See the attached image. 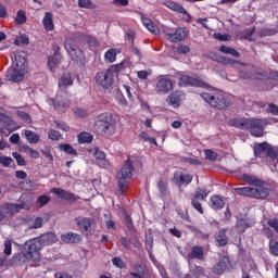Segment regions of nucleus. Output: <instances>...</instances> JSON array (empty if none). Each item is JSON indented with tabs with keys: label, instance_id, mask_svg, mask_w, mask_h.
I'll return each mask as SVG.
<instances>
[{
	"label": "nucleus",
	"instance_id": "nucleus-1",
	"mask_svg": "<svg viewBox=\"0 0 278 278\" xmlns=\"http://www.w3.org/2000/svg\"><path fill=\"white\" fill-rule=\"evenodd\" d=\"M58 237L53 232H48L37 238L27 240L21 253L14 256L15 262L27 264V262H38L42 244L49 245L56 242Z\"/></svg>",
	"mask_w": 278,
	"mask_h": 278
},
{
	"label": "nucleus",
	"instance_id": "nucleus-2",
	"mask_svg": "<svg viewBox=\"0 0 278 278\" xmlns=\"http://www.w3.org/2000/svg\"><path fill=\"white\" fill-rule=\"evenodd\" d=\"M228 125L236 129L250 131L251 136L254 138H264V129H266V125H268V123H266V119L255 117H235L229 119Z\"/></svg>",
	"mask_w": 278,
	"mask_h": 278
},
{
	"label": "nucleus",
	"instance_id": "nucleus-3",
	"mask_svg": "<svg viewBox=\"0 0 278 278\" xmlns=\"http://www.w3.org/2000/svg\"><path fill=\"white\" fill-rule=\"evenodd\" d=\"M93 127L100 136H114L116 134V121H114L112 113H101Z\"/></svg>",
	"mask_w": 278,
	"mask_h": 278
},
{
	"label": "nucleus",
	"instance_id": "nucleus-4",
	"mask_svg": "<svg viewBox=\"0 0 278 278\" xmlns=\"http://www.w3.org/2000/svg\"><path fill=\"white\" fill-rule=\"evenodd\" d=\"M131 177H134V163H131V159H128L117 173V190L121 197H123L125 194V190L129 188V180Z\"/></svg>",
	"mask_w": 278,
	"mask_h": 278
},
{
	"label": "nucleus",
	"instance_id": "nucleus-5",
	"mask_svg": "<svg viewBox=\"0 0 278 278\" xmlns=\"http://www.w3.org/2000/svg\"><path fill=\"white\" fill-rule=\"evenodd\" d=\"M201 99L212 105V108H216L217 110H227V108H231V101L225 97V94L215 91L213 93L202 92L200 94Z\"/></svg>",
	"mask_w": 278,
	"mask_h": 278
},
{
	"label": "nucleus",
	"instance_id": "nucleus-6",
	"mask_svg": "<svg viewBox=\"0 0 278 278\" xmlns=\"http://www.w3.org/2000/svg\"><path fill=\"white\" fill-rule=\"evenodd\" d=\"M254 157L258 160H264V157H269L271 162L278 160V148L273 147V144L267 141L255 143L253 148Z\"/></svg>",
	"mask_w": 278,
	"mask_h": 278
},
{
	"label": "nucleus",
	"instance_id": "nucleus-7",
	"mask_svg": "<svg viewBox=\"0 0 278 278\" xmlns=\"http://www.w3.org/2000/svg\"><path fill=\"white\" fill-rule=\"evenodd\" d=\"M270 190H273V188H268V187L235 188L236 194H239L240 197H251L252 199H261V200L266 199L270 194Z\"/></svg>",
	"mask_w": 278,
	"mask_h": 278
},
{
	"label": "nucleus",
	"instance_id": "nucleus-8",
	"mask_svg": "<svg viewBox=\"0 0 278 278\" xmlns=\"http://www.w3.org/2000/svg\"><path fill=\"white\" fill-rule=\"evenodd\" d=\"M176 79H178L179 88H188L189 86L194 88H210L207 83L192 76L176 74Z\"/></svg>",
	"mask_w": 278,
	"mask_h": 278
},
{
	"label": "nucleus",
	"instance_id": "nucleus-9",
	"mask_svg": "<svg viewBox=\"0 0 278 278\" xmlns=\"http://www.w3.org/2000/svg\"><path fill=\"white\" fill-rule=\"evenodd\" d=\"M239 65L242 66L239 70L240 79H262V77H264L262 70L257 68L255 65H247L244 63Z\"/></svg>",
	"mask_w": 278,
	"mask_h": 278
},
{
	"label": "nucleus",
	"instance_id": "nucleus-10",
	"mask_svg": "<svg viewBox=\"0 0 278 278\" xmlns=\"http://www.w3.org/2000/svg\"><path fill=\"white\" fill-rule=\"evenodd\" d=\"M96 84L103 88V90H109V88H112V84H114V74L108 70L98 72L96 74Z\"/></svg>",
	"mask_w": 278,
	"mask_h": 278
},
{
	"label": "nucleus",
	"instance_id": "nucleus-11",
	"mask_svg": "<svg viewBox=\"0 0 278 278\" xmlns=\"http://www.w3.org/2000/svg\"><path fill=\"white\" fill-rule=\"evenodd\" d=\"M164 34L166 40H169V42H181V40L188 38V29L186 28H177L176 30L165 29Z\"/></svg>",
	"mask_w": 278,
	"mask_h": 278
},
{
	"label": "nucleus",
	"instance_id": "nucleus-12",
	"mask_svg": "<svg viewBox=\"0 0 278 278\" xmlns=\"http://www.w3.org/2000/svg\"><path fill=\"white\" fill-rule=\"evenodd\" d=\"M231 268V260L229 258V256L224 255L220 257V260L218 261V263H216L213 267H212V273L213 275H225V273H227V270H229Z\"/></svg>",
	"mask_w": 278,
	"mask_h": 278
},
{
	"label": "nucleus",
	"instance_id": "nucleus-13",
	"mask_svg": "<svg viewBox=\"0 0 278 278\" xmlns=\"http://www.w3.org/2000/svg\"><path fill=\"white\" fill-rule=\"evenodd\" d=\"M53 54L48 56V68L53 73L55 67L62 62L61 48L58 43L52 45Z\"/></svg>",
	"mask_w": 278,
	"mask_h": 278
},
{
	"label": "nucleus",
	"instance_id": "nucleus-14",
	"mask_svg": "<svg viewBox=\"0 0 278 278\" xmlns=\"http://www.w3.org/2000/svg\"><path fill=\"white\" fill-rule=\"evenodd\" d=\"M173 90V80L168 76H162L155 86L156 94H168Z\"/></svg>",
	"mask_w": 278,
	"mask_h": 278
},
{
	"label": "nucleus",
	"instance_id": "nucleus-15",
	"mask_svg": "<svg viewBox=\"0 0 278 278\" xmlns=\"http://www.w3.org/2000/svg\"><path fill=\"white\" fill-rule=\"evenodd\" d=\"M184 101H186V92H184L182 90H175L166 98V103L175 109L181 106V103H184Z\"/></svg>",
	"mask_w": 278,
	"mask_h": 278
},
{
	"label": "nucleus",
	"instance_id": "nucleus-16",
	"mask_svg": "<svg viewBox=\"0 0 278 278\" xmlns=\"http://www.w3.org/2000/svg\"><path fill=\"white\" fill-rule=\"evenodd\" d=\"M26 73H27V71L13 66L7 71V78L10 81H14L15 84H18V81H23L25 79Z\"/></svg>",
	"mask_w": 278,
	"mask_h": 278
},
{
	"label": "nucleus",
	"instance_id": "nucleus-17",
	"mask_svg": "<svg viewBox=\"0 0 278 278\" xmlns=\"http://www.w3.org/2000/svg\"><path fill=\"white\" fill-rule=\"evenodd\" d=\"M74 220L77 227H79L80 231H83V233H90V231H92V225L94 223V218L76 217Z\"/></svg>",
	"mask_w": 278,
	"mask_h": 278
},
{
	"label": "nucleus",
	"instance_id": "nucleus-18",
	"mask_svg": "<svg viewBox=\"0 0 278 278\" xmlns=\"http://www.w3.org/2000/svg\"><path fill=\"white\" fill-rule=\"evenodd\" d=\"M50 192H52V194H56V197H59V199H63L64 201H72V203L77 202V200L79 199L77 197V194L75 193H71L62 188H58L54 187L50 190Z\"/></svg>",
	"mask_w": 278,
	"mask_h": 278
},
{
	"label": "nucleus",
	"instance_id": "nucleus-19",
	"mask_svg": "<svg viewBox=\"0 0 278 278\" xmlns=\"http://www.w3.org/2000/svg\"><path fill=\"white\" fill-rule=\"evenodd\" d=\"M240 179L250 186H255L256 188H270V184H266L253 175L243 174L240 176Z\"/></svg>",
	"mask_w": 278,
	"mask_h": 278
},
{
	"label": "nucleus",
	"instance_id": "nucleus-20",
	"mask_svg": "<svg viewBox=\"0 0 278 278\" xmlns=\"http://www.w3.org/2000/svg\"><path fill=\"white\" fill-rule=\"evenodd\" d=\"M0 123H2V125L4 127H7L8 131H10V134H12V131H16V130L21 129V126L18 125V123L14 122V119H12V117H10L9 115H5V114H0Z\"/></svg>",
	"mask_w": 278,
	"mask_h": 278
},
{
	"label": "nucleus",
	"instance_id": "nucleus-21",
	"mask_svg": "<svg viewBox=\"0 0 278 278\" xmlns=\"http://www.w3.org/2000/svg\"><path fill=\"white\" fill-rule=\"evenodd\" d=\"M65 49L73 62H81V56L84 55V51L79 50L77 46L65 45Z\"/></svg>",
	"mask_w": 278,
	"mask_h": 278
},
{
	"label": "nucleus",
	"instance_id": "nucleus-22",
	"mask_svg": "<svg viewBox=\"0 0 278 278\" xmlns=\"http://www.w3.org/2000/svg\"><path fill=\"white\" fill-rule=\"evenodd\" d=\"M65 49L73 62H81V56L84 55V51L79 50L77 46L65 45Z\"/></svg>",
	"mask_w": 278,
	"mask_h": 278
},
{
	"label": "nucleus",
	"instance_id": "nucleus-23",
	"mask_svg": "<svg viewBox=\"0 0 278 278\" xmlns=\"http://www.w3.org/2000/svg\"><path fill=\"white\" fill-rule=\"evenodd\" d=\"M187 260H199V262H203L205 260V254L203 252V247L193 245L191 251L187 255Z\"/></svg>",
	"mask_w": 278,
	"mask_h": 278
},
{
	"label": "nucleus",
	"instance_id": "nucleus-24",
	"mask_svg": "<svg viewBox=\"0 0 278 278\" xmlns=\"http://www.w3.org/2000/svg\"><path fill=\"white\" fill-rule=\"evenodd\" d=\"M85 39H86V34L75 33L66 37L65 45H70V47H77L79 42H85Z\"/></svg>",
	"mask_w": 278,
	"mask_h": 278
},
{
	"label": "nucleus",
	"instance_id": "nucleus-25",
	"mask_svg": "<svg viewBox=\"0 0 278 278\" xmlns=\"http://www.w3.org/2000/svg\"><path fill=\"white\" fill-rule=\"evenodd\" d=\"M61 240H62V242H65L66 244H77L78 242H81V240H84V238L79 233L67 232V233L61 235Z\"/></svg>",
	"mask_w": 278,
	"mask_h": 278
},
{
	"label": "nucleus",
	"instance_id": "nucleus-26",
	"mask_svg": "<svg viewBox=\"0 0 278 278\" xmlns=\"http://www.w3.org/2000/svg\"><path fill=\"white\" fill-rule=\"evenodd\" d=\"M174 179H175L177 186H179V187L189 186V184H192L193 176L190 174L175 173Z\"/></svg>",
	"mask_w": 278,
	"mask_h": 278
},
{
	"label": "nucleus",
	"instance_id": "nucleus-27",
	"mask_svg": "<svg viewBox=\"0 0 278 278\" xmlns=\"http://www.w3.org/2000/svg\"><path fill=\"white\" fill-rule=\"evenodd\" d=\"M163 5H165V8H168L169 10H172L173 12H178V14H186L187 16H190V14H188V11L185 10L181 4H177V2L173 1V0H166L163 2Z\"/></svg>",
	"mask_w": 278,
	"mask_h": 278
},
{
	"label": "nucleus",
	"instance_id": "nucleus-28",
	"mask_svg": "<svg viewBox=\"0 0 278 278\" xmlns=\"http://www.w3.org/2000/svg\"><path fill=\"white\" fill-rule=\"evenodd\" d=\"M42 25L46 31H53L55 29V24H53V13L46 12L42 18Z\"/></svg>",
	"mask_w": 278,
	"mask_h": 278
},
{
	"label": "nucleus",
	"instance_id": "nucleus-29",
	"mask_svg": "<svg viewBox=\"0 0 278 278\" xmlns=\"http://www.w3.org/2000/svg\"><path fill=\"white\" fill-rule=\"evenodd\" d=\"M210 201L212 210H215L216 212L225 207V200H223V198H220L218 194L211 195Z\"/></svg>",
	"mask_w": 278,
	"mask_h": 278
},
{
	"label": "nucleus",
	"instance_id": "nucleus-30",
	"mask_svg": "<svg viewBox=\"0 0 278 278\" xmlns=\"http://www.w3.org/2000/svg\"><path fill=\"white\" fill-rule=\"evenodd\" d=\"M13 64L15 68H21L22 71H27V60L21 53L14 54Z\"/></svg>",
	"mask_w": 278,
	"mask_h": 278
},
{
	"label": "nucleus",
	"instance_id": "nucleus-31",
	"mask_svg": "<svg viewBox=\"0 0 278 278\" xmlns=\"http://www.w3.org/2000/svg\"><path fill=\"white\" fill-rule=\"evenodd\" d=\"M141 23L144 25V27L151 31V34H154V36H159L160 34V27L153 24V21L149 17H141Z\"/></svg>",
	"mask_w": 278,
	"mask_h": 278
},
{
	"label": "nucleus",
	"instance_id": "nucleus-32",
	"mask_svg": "<svg viewBox=\"0 0 278 278\" xmlns=\"http://www.w3.org/2000/svg\"><path fill=\"white\" fill-rule=\"evenodd\" d=\"M215 242H217V247H227L229 243V238H227V230L220 229L215 236Z\"/></svg>",
	"mask_w": 278,
	"mask_h": 278
},
{
	"label": "nucleus",
	"instance_id": "nucleus-33",
	"mask_svg": "<svg viewBox=\"0 0 278 278\" xmlns=\"http://www.w3.org/2000/svg\"><path fill=\"white\" fill-rule=\"evenodd\" d=\"M189 273L192 274L193 278H205L207 275L205 274V268L199 266L197 264L189 267Z\"/></svg>",
	"mask_w": 278,
	"mask_h": 278
},
{
	"label": "nucleus",
	"instance_id": "nucleus-34",
	"mask_svg": "<svg viewBox=\"0 0 278 278\" xmlns=\"http://www.w3.org/2000/svg\"><path fill=\"white\" fill-rule=\"evenodd\" d=\"M136 271H130V275L134 278H147L148 277V271H147V267H144L141 264H136L134 266Z\"/></svg>",
	"mask_w": 278,
	"mask_h": 278
},
{
	"label": "nucleus",
	"instance_id": "nucleus-35",
	"mask_svg": "<svg viewBox=\"0 0 278 278\" xmlns=\"http://www.w3.org/2000/svg\"><path fill=\"white\" fill-rule=\"evenodd\" d=\"M161 199H168L170 191L168 190V181L160 179L157 182Z\"/></svg>",
	"mask_w": 278,
	"mask_h": 278
},
{
	"label": "nucleus",
	"instance_id": "nucleus-36",
	"mask_svg": "<svg viewBox=\"0 0 278 278\" xmlns=\"http://www.w3.org/2000/svg\"><path fill=\"white\" fill-rule=\"evenodd\" d=\"M74 81H75V78H73V75H71V73H64L61 76L59 86H63V88H68V86H73Z\"/></svg>",
	"mask_w": 278,
	"mask_h": 278
},
{
	"label": "nucleus",
	"instance_id": "nucleus-37",
	"mask_svg": "<svg viewBox=\"0 0 278 278\" xmlns=\"http://www.w3.org/2000/svg\"><path fill=\"white\" fill-rule=\"evenodd\" d=\"M24 136L29 144H38L40 142V136L33 130H25Z\"/></svg>",
	"mask_w": 278,
	"mask_h": 278
},
{
	"label": "nucleus",
	"instance_id": "nucleus-38",
	"mask_svg": "<svg viewBox=\"0 0 278 278\" xmlns=\"http://www.w3.org/2000/svg\"><path fill=\"white\" fill-rule=\"evenodd\" d=\"M85 42L88 45L91 51L92 49L101 47V42H99V39H97V37L92 35H85Z\"/></svg>",
	"mask_w": 278,
	"mask_h": 278
},
{
	"label": "nucleus",
	"instance_id": "nucleus-39",
	"mask_svg": "<svg viewBox=\"0 0 278 278\" xmlns=\"http://www.w3.org/2000/svg\"><path fill=\"white\" fill-rule=\"evenodd\" d=\"M94 140V136L90 132L83 131L78 135V143L79 144H90Z\"/></svg>",
	"mask_w": 278,
	"mask_h": 278
},
{
	"label": "nucleus",
	"instance_id": "nucleus-40",
	"mask_svg": "<svg viewBox=\"0 0 278 278\" xmlns=\"http://www.w3.org/2000/svg\"><path fill=\"white\" fill-rule=\"evenodd\" d=\"M208 195H210V191H207V189L198 187L192 197H193V199H198L200 201H205Z\"/></svg>",
	"mask_w": 278,
	"mask_h": 278
},
{
	"label": "nucleus",
	"instance_id": "nucleus-41",
	"mask_svg": "<svg viewBox=\"0 0 278 278\" xmlns=\"http://www.w3.org/2000/svg\"><path fill=\"white\" fill-rule=\"evenodd\" d=\"M219 51L220 53H225L226 55H232V58H240V52H238L236 48L220 46Z\"/></svg>",
	"mask_w": 278,
	"mask_h": 278
},
{
	"label": "nucleus",
	"instance_id": "nucleus-42",
	"mask_svg": "<svg viewBox=\"0 0 278 278\" xmlns=\"http://www.w3.org/2000/svg\"><path fill=\"white\" fill-rule=\"evenodd\" d=\"M104 62H108L109 64L116 62V49L111 48L104 53Z\"/></svg>",
	"mask_w": 278,
	"mask_h": 278
},
{
	"label": "nucleus",
	"instance_id": "nucleus-43",
	"mask_svg": "<svg viewBox=\"0 0 278 278\" xmlns=\"http://www.w3.org/2000/svg\"><path fill=\"white\" fill-rule=\"evenodd\" d=\"M16 25H25L27 23V14L24 10H18L14 18Z\"/></svg>",
	"mask_w": 278,
	"mask_h": 278
},
{
	"label": "nucleus",
	"instance_id": "nucleus-44",
	"mask_svg": "<svg viewBox=\"0 0 278 278\" xmlns=\"http://www.w3.org/2000/svg\"><path fill=\"white\" fill-rule=\"evenodd\" d=\"M53 108H68L71 105V102L68 100H62L60 96H56L54 100H52Z\"/></svg>",
	"mask_w": 278,
	"mask_h": 278
},
{
	"label": "nucleus",
	"instance_id": "nucleus-45",
	"mask_svg": "<svg viewBox=\"0 0 278 278\" xmlns=\"http://www.w3.org/2000/svg\"><path fill=\"white\" fill-rule=\"evenodd\" d=\"M269 252L275 257H278V239L277 238L269 239Z\"/></svg>",
	"mask_w": 278,
	"mask_h": 278
},
{
	"label": "nucleus",
	"instance_id": "nucleus-46",
	"mask_svg": "<svg viewBox=\"0 0 278 278\" xmlns=\"http://www.w3.org/2000/svg\"><path fill=\"white\" fill-rule=\"evenodd\" d=\"M60 151H64L67 155H77V150L73 149L71 143H63L59 146Z\"/></svg>",
	"mask_w": 278,
	"mask_h": 278
},
{
	"label": "nucleus",
	"instance_id": "nucleus-47",
	"mask_svg": "<svg viewBox=\"0 0 278 278\" xmlns=\"http://www.w3.org/2000/svg\"><path fill=\"white\" fill-rule=\"evenodd\" d=\"M217 62H220L225 66H236V64H242L240 61H236L226 56H218Z\"/></svg>",
	"mask_w": 278,
	"mask_h": 278
},
{
	"label": "nucleus",
	"instance_id": "nucleus-48",
	"mask_svg": "<svg viewBox=\"0 0 278 278\" xmlns=\"http://www.w3.org/2000/svg\"><path fill=\"white\" fill-rule=\"evenodd\" d=\"M51 202V198L47 194L39 195L36 201V205L39 207H45V205H49Z\"/></svg>",
	"mask_w": 278,
	"mask_h": 278
},
{
	"label": "nucleus",
	"instance_id": "nucleus-49",
	"mask_svg": "<svg viewBox=\"0 0 278 278\" xmlns=\"http://www.w3.org/2000/svg\"><path fill=\"white\" fill-rule=\"evenodd\" d=\"M16 114L18 118L24 121V123H26L27 125H31L33 121H31V115H29V113L24 111H17Z\"/></svg>",
	"mask_w": 278,
	"mask_h": 278
},
{
	"label": "nucleus",
	"instance_id": "nucleus-50",
	"mask_svg": "<svg viewBox=\"0 0 278 278\" xmlns=\"http://www.w3.org/2000/svg\"><path fill=\"white\" fill-rule=\"evenodd\" d=\"M78 5L85 8V10H94L97 8L92 0H78Z\"/></svg>",
	"mask_w": 278,
	"mask_h": 278
},
{
	"label": "nucleus",
	"instance_id": "nucleus-51",
	"mask_svg": "<svg viewBox=\"0 0 278 278\" xmlns=\"http://www.w3.org/2000/svg\"><path fill=\"white\" fill-rule=\"evenodd\" d=\"M201 201L203 200H199L198 198H191V205L192 207H194V210H197V212H199V214H203V206L201 205Z\"/></svg>",
	"mask_w": 278,
	"mask_h": 278
},
{
	"label": "nucleus",
	"instance_id": "nucleus-52",
	"mask_svg": "<svg viewBox=\"0 0 278 278\" xmlns=\"http://www.w3.org/2000/svg\"><path fill=\"white\" fill-rule=\"evenodd\" d=\"M112 264H113V266H115L116 268H121V269L127 268V264H125V263L123 262V258H121V256H114V257L112 258Z\"/></svg>",
	"mask_w": 278,
	"mask_h": 278
},
{
	"label": "nucleus",
	"instance_id": "nucleus-53",
	"mask_svg": "<svg viewBox=\"0 0 278 278\" xmlns=\"http://www.w3.org/2000/svg\"><path fill=\"white\" fill-rule=\"evenodd\" d=\"M7 210L11 214H16V213L21 212V210H23V205L9 203V204H7Z\"/></svg>",
	"mask_w": 278,
	"mask_h": 278
},
{
	"label": "nucleus",
	"instance_id": "nucleus-54",
	"mask_svg": "<svg viewBox=\"0 0 278 278\" xmlns=\"http://www.w3.org/2000/svg\"><path fill=\"white\" fill-rule=\"evenodd\" d=\"M204 153L206 160H210V162H216V160H218V154L211 149H206Z\"/></svg>",
	"mask_w": 278,
	"mask_h": 278
},
{
	"label": "nucleus",
	"instance_id": "nucleus-55",
	"mask_svg": "<svg viewBox=\"0 0 278 278\" xmlns=\"http://www.w3.org/2000/svg\"><path fill=\"white\" fill-rule=\"evenodd\" d=\"M74 116L76 118H86V116H88V111L81 108H76L74 109Z\"/></svg>",
	"mask_w": 278,
	"mask_h": 278
},
{
	"label": "nucleus",
	"instance_id": "nucleus-56",
	"mask_svg": "<svg viewBox=\"0 0 278 278\" xmlns=\"http://www.w3.org/2000/svg\"><path fill=\"white\" fill-rule=\"evenodd\" d=\"M4 255H12V239L4 240Z\"/></svg>",
	"mask_w": 278,
	"mask_h": 278
},
{
	"label": "nucleus",
	"instance_id": "nucleus-57",
	"mask_svg": "<svg viewBox=\"0 0 278 278\" xmlns=\"http://www.w3.org/2000/svg\"><path fill=\"white\" fill-rule=\"evenodd\" d=\"M48 138L50 140L58 141V140H60V138H62V135L60 134V131H58L55 129H50L48 132Z\"/></svg>",
	"mask_w": 278,
	"mask_h": 278
},
{
	"label": "nucleus",
	"instance_id": "nucleus-58",
	"mask_svg": "<svg viewBox=\"0 0 278 278\" xmlns=\"http://www.w3.org/2000/svg\"><path fill=\"white\" fill-rule=\"evenodd\" d=\"M125 68V65L123 63H118L115 65H111L108 71L114 75V73H121Z\"/></svg>",
	"mask_w": 278,
	"mask_h": 278
},
{
	"label": "nucleus",
	"instance_id": "nucleus-59",
	"mask_svg": "<svg viewBox=\"0 0 278 278\" xmlns=\"http://www.w3.org/2000/svg\"><path fill=\"white\" fill-rule=\"evenodd\" d=\"M125 225L129 231H132L134 229V219L131 218V215L126 214L124 217Z\"/></svg>",
	"mask_w": 278,
	"mask_h": 278
},
{
	"label": "nucleus",
	"instance_id": "nucleus-60",
	"mask_svg": "<svg viewBox=\"0 0 278 278\" xmlns=\"http://www.w3.org/2000/svg\"><path fill=\"white\" fill-rule=\"evenodd\" d=\"M13 157L16 160L17 166H25V159L18 152H13Z\"/></svg>",
	"mask_w": 278,
	"mask_h": 278
},
{
	"label": "nucleus",
	"instance_id": "nucleus-61",
	"mask_svg": "<svg viewBox=\"0 0 278 278\" xmlns=\"http://www.w3.org/2000/svg\"><path fill=\"white\" fill-rule=\"evenodd\" d=\"M267 113L271 114L273 116H278V105L275 103H269Z\"/></svg>",
	"mask_w": 278,
	"mask_h": 278
},
{
	"label": "nucleus",
	"instance_id": "nucleus-62",
	"mask_svg": "<svg viewBox=\"0 0 278 278\" xmlns=\"http://www.w3.org/2000/svg\"><path fill=\"white\" fill-rule=\"evenodd\" d=\"M12 162H14V160L10 156H0V164H2V166H4L5 168H8V166H10Z\"/></svg>",
	"mask_w": 278,
	"mask_h": 278
},
{
	"label": "nucleus",
	"instance_id": "nucleus-63",
	"mask_svg": "<svg viewBox=\"0 0 278 278\" xmlns=\"http://www.w3.org/2000/svg\"><path fill=\"white\" fill-rule=\"evenodd\" d=\"M267 225L271 227L278 233V218H271L267 222Z\"/></svg>",
	"mask_w": 278,
	"mask_h": 278
},
{
	"label": "nucleus",
	"instance_id": "nucleus-64",
	"mask_svg": "<svg viewBox=\"0 0 278 278\" xmlns=\"http://www.w3.org/2000/svg\"><path fill=\"white\" fill-rule=\"evenodd\" d=\"M54 278H73L67 271H58L54 274Z\"/></svg>",
	"mask_w": 278,
	"mask_h": 278
}]
</instances>
